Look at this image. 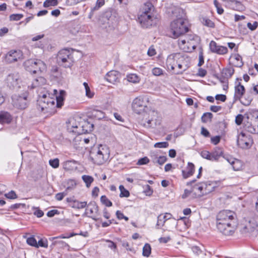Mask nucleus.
Listing matches in <instances>:
<instances>
[{"label":"nucleus","instance_id":"f257e3e1","mask_svg":"<svg viewBox=\"0 0 258 258\" xmlns=\"http://www.w3.org/2000/svg\"><path fill=\"white\" fill-rule=\"evenodd\" d=\"M55 98L51 97L50 93L46 92L39 95L37 100V109L44 114L52 115L56 112V108H61L64 104L66 92L61 90L59 94L56 89L53 90Z\"/></svg>","mask_w":258,"mask_h":258},{"label":"nucleus","instance_id":"f03ea898","mask_svg":"<svg viewBox=\"0 0 258 258\" xmlns=\"http://www.w3.org/2000/svg\"><path fill=\"white\" fill-rule=\"evenodd\" d=\"M235 214L230 210L220 211L216 217V227L222 234L232 235L235 230Z\"/></svg>","mask_w":258,"mask_h":258},{"label":"nucleus","instance_id":"7ed1b4c3","mask_svg":"<svg viewBox=\"0 0 258 258\" xmlns=\"http://www.w3.org/2000/svg\"><path fill=\"white\" fill-rule=\"evenodd\" d=\"M109 150L106 146L100 145L94 147L90 152V157L94 163L101 165L105 162L109 157Z\"/></svg>","mask_w":258,"mask_h":258},{"label":"nucleus","instance_id":"20e7f679","mask_svg":"<svg viewBox=\"0 0 258 258\" xmlns=\"http://www.w3.org/2000/svg\"><path fill=\"white\" fill-rule=\"evenodd\" d=\"M189 30L188 24L184 19L177 18L170 23V36L176 38L187 32Z\"/></svg>","mask_w":258,"mask_h":258},{"label":"nucleus","instance_id":"39448f33","mask_svg":"<svg viewBox=\"0 0 258 258\" xmlns=\"http://www.w3.org/2000/svg\"><path fill=\"white\" fill-rule=\"evenodd\" d=\"M258 231V218L256 217L248 218L240 229L241 233L245 236L256 235Z\"/></svg>","mask_w":258,"mask_h":258},{"label":"nucleus","instance_id":"423d86ee","mask_svg":"<svg viewBox=\"0 0 258 258\" xmlns=\"http://www.w3.org/2000/svg\"><path fill=\"white\" fill-rule=\"evenodd\" d=\"M56 61L59 66L65 68H70L74 64V59L72 52L66 48L58 52Z\"/></svg>","mask_w":258,"mask_h":258},{"label":"nucleus","instance_id":"0eeeda50","mask_svg":"<svg viewBox=\"0 0 258 258\" xmlns=\"http://www.w3.org/2000/svg\"><path fill=\"white\" fill-rule=\"evenodd\" d=\"M24 66L26 71L32 74H39L46 70L45 63L40 59H28L25 62Z\"/></svg>","mask_w":258,"mask_h":258},{"label":"nucleus","instance_id":"6e6552de","mask_svg":"<svg viewBox=\"0 0 258 258\" xmlns=\"http://www.w3.org/2000/svg\"><path fill=\"white\" fill-rule=\"evenodd\" d=\"M198 37L195 35H188L184 39H179L178 44L181 49L185 52H190L196 48V46L192 41L198 40Z\"/></svg>","mask_w":258,"mask_h":258},{"label":"nucleus","instance_id":"1a4fd4ad","mask_svg":"<svg viewBox=\"0 0 258 258\" xmlns=\"http://www.w3.org/2000/svg\"><path fill=\"white\" fill-rule=\"evenodd\" d=\"M148 101L149 98L146 96H140L136 97L132 103L133 111L137 114L141 113L145 110V108H147Z\"/></svg>","mask_w":258,"mask_h":258},{"label":"nucleus","instance_id":"9d476101","mask_svg":"<svg viewBox=\"0 0 258 258\" xmlns=\"http://www.w3.org/2000/svg\"><path fill=\"white\" fill-rule=\"evenodd\" d=\"M148 117H145V121L144 125L147 128H155L161 123V120L158 116V113L157 111L150 110L148 112Z\"/></svg>","mask_w":258,"mask_h":258},{"label":"nucleus","instance_id":"9b49d317","mask_svg":"<svg viewBox=\"0 0 258 258\" xmlns=\"http://www.w3.org/2000/svg\"><path fill=\"white\" fill-rule=\"evenodd\" d=\"M28 95L27 93H23L21 95L19 94H14L12 96V104L18 109H24L27 107Z\"/></svg>","mask_w":258,"mask_h":258},{"label":"nucleus","instance_id":"f8f14e48","mask_svg":"<svg viewBox=\"0 0 258 258\" xmlns=\"http://www.w3.org/2000/svg\"><path fill=\"white\" fill-rule=\"evenodd\" d=\"M177 57H175L177 67L180 70L176 74H181L189 68V58L186 55L178 53Z\"/></svg>","mask_w":258,"mask_h":258},{"label":"nucleus","instance_id":"ddd939ff","mask_svg":"<svg viewBox=\"0 0 258 258\" xmlns=\"http://www.w3.org/2000/svg\"><path fill=\"white\" fill-rule=\"evenodd\" d=\"M237 143L241 148L247 149L250 147L252 140L250 135L241 132L237 136Z\"/></svg>","mask_w":258,"mask_h":258},{"label":"nucleus","instance_id":"4468645a","mask_svg":"<svg viewBox=\"0 0 258 258\" xmlns=\"http://www.w3.org/2000/svg\"><path fill=\"white\" fill-rule=\"evenodd\" d=\"M156 21V18L154 15H138V22L143 28H149L154 25Z\"/></svg>","mask_w":258,"mask_h":258},{"label":"nucleus","instance_id":"2eb2a0df","mask_svg":"<svg viewBox=\"0 0 258 258\" xmlns=\"http://www.w3.org/2000/svg\"><path fill=\"white\" fill-rule=\"evenodd\" d=\"M67 127L69 132L78 135L83 134L88 132V130L84 128V125H81L80 123L78 124L74 119L69 120Z\"/></svg>","mask_w":258,"mask_h":258},{"label":"nucleus","instance_id":"dca6fc26","mask_svg":"<svg viewBox=\"0 0 258 258\" xmlns=\"http://www.w3.org/2000/svg\"><path fill=\"white\" fill-rule=\"evenodd\" d=\"M85 214L89 218L95 221H97V215L98 212V207L95 202H90L86 206Z\"/></svg>","mask_w":258,"mask_h":258},{"label":"nucleus","instance_id":"f3484780","mask_svg":"<svg viewBox=\"0 0 258 258\" xmlns=\"http://www.w3.org/2000/svg\"><path fill=\"white\" fill-rule=\"evenodd\" d=\"M19 81V76L18 73H13L9 75L6 80L7 86L10 88H20Z\"/></svg>","mask_w":258,"mask_h":258},{"label":"nucleus","instance_id":"a211bd4d","mask_svg":"<svg viewBox=\"0 0 258 258\" xmlns=\"http://www.w3.org/2000/svg\"><path fill=\"white\" fill-rule=\"evenodd\" d=\"M209 48L212 52L219 55H224L228 52V48L226 47L219 45L213 40L210 42Z\"/></svg>","mask_w":258,"mask_h":258},{"label":"nucleus","instance_id":"6ab92c4d","mask_svg":"<svg viewBox=\"0 0 258 258\" xmlns=\"http://www.w3.org/2000/svg\"><path fill=\"white\" fill-rule=\"evenodd\" d=\"M22 52L20 50H11L5 56L6 61L13 63L22 58Z\"/></svg>","mask_w":258,"mask_h":258},{"label":"nucleus","instance_id":"aec40b11","mask_svg":"<svg viewBox=\"0 0 258 258\" xmlns=\"http://www.w3.org/2000/svg\"><path fill=\"white\" fill-rule=\"evenodd\" d=\"M235 84L234 99L235 101L240 100L245 93V88L240 82H235Z\"/></svg>","mask_w":258,"mask_h":258},{"label":"nucleus","instance_id":"412c9836","mask_svg":"<svg viewBox=\"0 0 258 258\" xmlns=\"http://www.w3.org/2000/svg\"><path fill=\"white\" fill-rule=\"evenodd\" d=\"M154 7L153 4L150 2H146L144 4L141 8V11L139 15H154L153 12Z\"/></svg>","mask_w":258,"mask_h":258},{"label":"nucleus","instance_id":"4be33fe9","mask_svg":"<svg viewBox=\"0 0 258 258\" xmlns=\"http://www.w3.org/2000/svg\"><path fill=\"white\" fill-rule=\"evenodd\" d=\"M120 74L116 71H111L107 73L105 76V79L109 83L115 84L119 81Z\"/></svg>","mask_w":258,"mask_h":258},{"label":"nucleus","instance_id":"5701e85b","mask_svg":"<svg viewBox=\"0 0 258 258\" xmlns=\"http://www.w3.org/2000/svg\"><path fill=\"white\" fill-rule=\"evenodd\" d=\"M195 171V165L191 162H188L187 166L182 170L183 178L186 179L192 176Z\"/></svg>","mask_w":258,"mask_h":258},{"label":"nucleus","instance_id":"b1692460","mask_svg":"<svg viewBox=\"0 0 258 258\" xmlns=\"http://www.w3.org/2000/svg\"><path fill=\"white\" fill-rule=\"evenodd\" d=\"M67 201L70 203V206L74 209H83L86 207L87 205L86 202H79L77 200H74L71 198H68Z\"/></svg>","mask_w":258,"mask_h":258},{"label":"nucleus","instance_id":"393cba45","mask_svg":"<svg viewBox=\"0 0 258 258\" xmlns=\"http://www.w3.org/2000/svg\"><path fill=\"white\" fill-rule=\"evenodd\" d=\"M223 152L221 148H216L212 152H211V161H217L221 157H222Z\"/></svg>","mask_w":258,"mask_h":258},{"label":"nucleus","instance_id":"a878e982","mask_svg":"<svg viewBox=\"0 0 258 258\" xmlns=\"http://www.w3.org/2000/svg\"><path fill=\"white\" fill-rule=\"evenodd\" d=\"M46 83V80L44 78L40 77L33 80L30 85H28V88L30 89H34L39 86L44 85Z\"/></svg>","mask_w":258,"mask_h":258},{"label":"nucleus","instance_id":"bb28decb","mask_svg":"<svg viewBox=\"0 0 258 258\" xmlns=\"http://www.w3.org/2000/svg\"><path fill=\"white\" fill-rule=\"evenodd\" d=\"M178 53H174L172 54L169 55L166 60L167 65L171 68V70H174L175 68L177 66V62H176V60L175 59V57H177Z\"/></svg>","mask_w":258,"mask_h":258},{"label":"nucleus","instance_id":"cd10ccee","mask_svg":"<svg viewBox=\"0 0 258 258\" xmlns=\"http://www.w3.org/2000/svg\"><path fill=\"white\" fill-rule=\"evenodd\" d=\"M172 217L171 214L166 213L164 215H160L158 217L156 226H163L165 222L170 219Z\"/></svg>","mask_w":258,"mask_h":258},{"label":"nucleus","instance_id":"c85d7f7f","mask_svg":"<svg viewBox=\"0 0 258 258\" xmlns=\"http://www.w3.org/2000/svg\"><path fill=\"white\" fill-rule=\"evenodd\" d=\"M63 168L67 171H72L77 169V162L74 160H68L63 163Z\"/></svg>","mask_w":258,"mask_h":258},{"label":"nucleus","instance_id":"c756f323","mask_svg":"<svg viewBox=\"0 0 258 258\" xmlns=\"http://www.w3.org/2000/svg\"><path fill=\"white\" fill-rule=\"evenodd\" d=\"M229 8L238 11H242L245 9V7L243 4L237 0H234Z\"/></svg>","mask_w":258,"mask_h":258},{"label":"nucleus","instance_id":"7c9ffc66","mask_svg":"<svg viewBox=\"0 0 258 258\" xmlns=\"http://www.w3.org/2000/svg\"><path fill=\"white\" fill-rule=\"evenodd\" d=\"M251 122H247V123H245L244 128L249 133L256 134L255 126L254 123V119L253 118L251 119Z\"/></svg>","mask_w":258,"mask_h":258},{"label":"nucleus","instance_id":"2f4dec72","mask_svg":"<svg viewBox=\"0 0 258 258\" xmlns=\"http://www.w3.org/2000/svg\"><path fill=\"white\" fill-rule=\"evenodd\" d=\"M12 120V117L9 113L1 111V124H9Z\"/></svg>","mask_w":258,"mask_h":258},{"label":"nucleus","instance_id":"473e14b6","mask_svg":"<svg viewBox=\"0 0 258 258\" xmlns=\"http://www.w3.org/2000/svg\"><path fill=\"white\" fill-rule=\"evenodd\" d=\"M234 73V69L232 67L226 68L221 71V74L225 78H230Z\"/></svg>","mask_w":258,"mask_h":258},{"label":"nucleus","instance_id":"72a5a7b5","mask_svg":"<svg viewBox=\"0 0 258 258\" xmlns=\"http://www.w3.org/2000/svg\"><path fill=\"white\" fill-rule=\"evenodd\" d=\"M127 81L129 82L137 84L140 81V78L136 74H130L126 76Z\"/></svg>","mask_w":258,"mask_h":258},{"label":"nucleus","instance_id":"f704fd0d","mask_svg":"<svg viewBox=\"0 0 258 258\" xmlns=\"http://www.w3.org/2000/svg\"><path fill=\"white\" fill-rule=\"evenodd\" d=\"M203 186L204 187L203 195H207L213 191L215 189V186L212 183L203 182Z\"/></svg>","mask_w":258,"mask_h":258},{"label":"nucleus","instance_id":"c9c22d12","mask_svg":"<svg viewBox=\"0 0 258 258\" xmlns=\"http://www.w3.org/2000/svg\"><path fill=\"white\" fill-rule=\"evenodd\" d=\"M250 114L252 115V118L254 119L256 134H258V110H252L250 112Z\"/></svg>","mask_w":258,"mask_h":258},{"label":"nucleus","instance_id":"e433bc0d","mask_svg":"<svg viewBox=\"0 0 258 258\" xmlns=\"http://www.w3.org/2000/svg\"><path fill=\"white\" fill-rule=\"evenodd\" d=\"M151 253V247L149 243H146L143 248L142 254L144 256L149 257Z\"/></svg>","mask_w":258,"mask_h":258},{"label":"nucleus","instance_id":"4c0bfd02","mask_svg":"<svg viewBox=\"0 0 258 258\" xmlns=\"http://www.w3.org/2000/svg\"><path fill=\"white\" fill-rule=\"evenodd\" d=\"M82 179L83 181L85 183L87 187H89L91 183L94 181V178L91 176L83 175L82 176Z\"/></svg>","mask_w":258,"mask_h":258},{"label":"nucleus","instance_id":"58836bf2","mask_svg":"<svg viewBox=\"0 0 258 258\" xmlns=\"http://www.w3.org/2000/svg\"><path fill=\"white\" fill-rule=\"evenodd\" d=\"M92 115L97 119L104 117V113L101 110L94 109L92 112Z\"/></svg>","mask_w":258,"mask_h":258},{"label":"nucleus","instance_id":"ea45409f","mask_svg":"<svg viewBox=\"0 0 258 258\" xmlns=\"http://www.w3.org/2000/svg\"><path fill=\"white\" fill-rule=\"evenodd\" d=\"M76 185V182L74 179H69L67 183L66 191H69L73 189Z\"/></svg>","mask_w":258,"mask_h":258},{"label":"nucleus","instance_id":"a19ab883","mask_svg":"<svg viewBox=\"0 0 258 258\" xmlns=\"http://www.w3.org/2000/svg\"><path fill=\"white\" fill-rule=\"evenodd\" d=\"M201 22L204 25L208 27L214 28L215 27L214 23L207 18H203L201 19Z\"/></svg>","mask_w":258,"mask_h":258},{"label":"nucleus","instance_id":"79ce46f5","mask_svg":"<svg viewBox=\"0 0 258 258\" xmlns=\"http://www.w3.org/2000/svg\"><path fill=\"white\" fill-rule=\"evenodd\" d=\"M231 166L234 170L238 171L241 169L242 167V163L239 160L235 159V160L233 161Z\"/></svg>","mask_w":258,"mask_h":258},{"label":"nucleus","instance_id":"37998d69","mask_svg":"<svg viewBox=\"0 0 258 258\" xmlns=\"http://www.w3.org/2000/svg\"><path fill=\"white\" fill-rule=\"evenodd\" d=\"M119 189L120 191L119 197L121 198L125 197L127 198L130 196V192L126 189L122 185H120Z\"/></svg>","mask_w":258,"mask_h":258},{"label":"nucleus","instance_id":"c03bdc74","mask_svg":"<svg viewBox=\"0 0 258 258\" xmlns=\"http://www.w3.org/2000/svg\"><path fill=\"white\" fill-rule=\"evenodd\" d=\"M57 4V0H45L43 3V7L48 8L50 6H56Z\"/></svg>","mask_w":258,"mask_h":258},{"label":"nucleus","instance_id":"a18cd8bd","mask_svg":"<svg viewBox=\"0 0 258 258\" xmlns=\"http://www.w3.org/2000/svg\"><path fill=\"white\" fill-rule=\"evenodd\" d=\"M83 85L85 89L86 95L89 98H92L94 96V93L91 91L88 83L84 82Z\"/></svg>","mask_w":258,"mask_h":258},{"label":"nucleus","instance_id":"49530a36","mask_svg":"<svg viewBox=\"0 0 258 258\" xmlns=\"http://www.w3.org/2000/svg\"><path fill=\"white\" fill-rule=\"evenodd\" d=\"M213 117V114L211 112L204 113L202 116L201 119L202 122L206 123L211 120Z\"/></svg>","mask_w":258,"mask_h":258},{"label":"nucleus","instance_id":"de8ad7c7","mask_svg":"<svg viewBox=\"0 0 258 258\" xmlns=\"http://www.w3.org/2000/svg\"><path fill=\"white\" fill-rule=\"evenodd\" d=\"M100 201L102 204L106 207H111L112 205V202L105 196H102L100 198Z\"/></svg>","mask_w":258,"mask_h":258},{"label":"nucleus","instance_id":"09e8293b","mask_svg":"<svg viewBox=\"0 0 258 258\" xmlns=\"http://www.w3.org/2000/svg\"><path fill=\"white\" fill-rule=\"evenodd\" d=\"M105 4L104 0H97L95 6L91 9L92 12L98 10L101 7Z\"/></svg>","mask_w":258,"mask_h":258},{"label":"nucleus","instance_id":"8fccbe9b","mask_svg":"<svg viewBox=\"0 0 258 258\" xmlns=\"http://www.w3.org/2000/svg\"><path fill=\"white\" fill-rule=\"evenodd\" d=\"M37 248L39 247H45L46 248L48 247V242L46 239H41L38 240V242H37Z\"/></svg>","mask_w":258,"mask_h":258},{"label":"nucleus","instance_id":"3c124183","mask_svg":"<svg viewBox=\"0 0 258 258\" xmlns=\"http://www.w3.org/2000/svg\"><path fill=\"white\" fill-rule=\"evenodd\" d=\"M49 165L53 168H56L58 167L59 165V159L58 158H55L53 159H50L49 161Z\"/></svg>","mask_w":258,"mask_h":258},{"label":"nucleus","instance_id":"603ef678","mask_svg":"<svg viewBox=\"0 0 258 258\" xmlns=\"http://www.w3.org/2000/svg\"><path fill=\"white\" fill-rule=\"evenodd\" d=\"M169 144L167 142H158L156 143L154 147L156 148H166L168 147Z\"/></svg>","mask_w":258,"mask_h":258},{"label":"nucleus","instance_id":"864d4df0","mask_svg":"<svg viewBox=\"0 0 258 258\" xmlns=\"http://www.w3.org/2000/svg\"><path fill=\"white\" fill-rule=\"evenodd\" d=\"M76 235H77V234L74 233H71L69 235H66L61 234L57 237H53L49 238V240H53L54 239H57V238H69L73 237Z\"/></svg>","mask_w":258,"mask_h":258},{"label":"nucleus","instance_id":"5fc2aeb1","mask_svg":"<svg viewBox=\"0 0 258 258\" xmlns=\"http://www.w3.org/2000/svg\"><path fill=\"white\" fill-rule=\"evenodd\" d=\"M27 243L29 245L36 247L37 241L34 237H30L27 239Z\"/></svg>","mask_w":258,"mask_h":258},{"label":"nucleus","instance_id":"6e6d98bb","mask_svg":"<svg viewBox=\"0 0 258 258\" xmlns=\"http://www.w3.org/2000/svg\"><path fill=\"white\" fill-rule=\"evenodd\" d=\"M23 17V15L21 14H12L10 16V19L11 21H18Z\"/></svg>","mask_w":258,"mask_h":258},{"label":"nucleus","instance_id":"4d7b16f0","mask_svg":"<svg viewBox=\"0 0 258 258\" xmlns=\"http://www.w3.org/2000/svg\"><path fill=\"white\" fill-rule=\"evenodd\" d=\"M193 188L194 190H198L200 192L201 195H204L203 191H204V187L203 186V182L195 185Z\"/></svg>","mask_w":258,"mask_h":258},{"label":"nucleus","instance_id":"13d9d810","mask_svg":"<svg viewBox=\"0 0 258 258\" xmlns=\"http://www.w3.org/2000/svg\"><path fill=\"white\" fill-rule=\"evenodd\" d=\"M150 162V160L147 157H144L143 158H141L138 161L137 165H146L148 164Z\"/></svg>","mask_w":258,"mask_h":258},{"label":"nucleus","instance_id":"bf43d9fd","mask_svg":"<svg viewBox=\"0 0 258 258\" xmlns=\"http://www.w3.org/2000/svg\"><path fill=\"white\" fill-rule=\"evenodd\" d=\"M214 4L217 9L218 14L221 15L224 12L223 9L220 6L219 2L217 0H214Z\"/></svg>","mask_w":258,"mask_h":258},{"label":"nucleus","instance_id":"052dcab7","mask_svg":"<svg viewBox=\"0 0 258 258\" xmlns=\"http://www.w3.org/2000/svg\"><path fill=\"white\" fill-rule=\"evenodd\" d=\"M152 73L154 76H159L163 74V70L159 68H154L152 69Z\"/></svg>","mask_w":258,"mask_h":258},{"label":"nucleus","instance_id":"680f3d73","mask_svg":"<svg viewBox=\"0 0 258 258\" xmlns=\"http://www.w3.org/2000/svg\"><path fill=\"white\" fill-rule=\"evenodd\" d=\"M5 197L9 199H15L17 198V195L13 190H11L5 195Z\"/></svg>","mask_w":258,"mask_h":258},{"label":"nucleus","instance_id":"e2e57ef3","mask_svg":"<svg viewBox=\"0 0 258 258\" xmlns=\"http://www.w3.org/2000/svg\"><path fill=\"white\" fill-rule=\"evenodd\" d=\"M201 155L203 158L211 161V152L208 151H203L201 153Z\"/></svg>","mask_w":258,"mask_h":258},{"label":"nucleus","instance_id":"0e129e2a","mask_svg":"<svg viewBox=\"0 0 258 258\" xmlns=\"http://www.w3.org/2000/svg\"><path fill=\"white\" fill-rule=\"evenodd\" d=\"M252 99L250 97H245L244 99L241 101V103L245 106H248L252 101Z\"/></svg>","mask_w":258,"mask_h":258},{"label":"nucleus","instance_id":"69168bd1","mask_svg":"<svg viewBox=\"0 0 258 258\" xmlns=\"http://www.w3.org/2000/svg\"><path fill=\"white\" fill-rule=\"evenodd\" d=\"M243 120V116L241 114H238L235 117V123L237 125H240Z\"/></svg>","mask_w":258,"mask_h":258},{"label":"nucleus","instance_id":"338daca9","mask_svg":"<svg viewBox=\"0 0 258 258\" xmlns=\"http://www.w3.org/2000/svg\"><path fill=\"white\" fill-rule=\"evenodd\" d=\"M171 240V237L169 236L162 237L159 238V242L161 243H166Z\"/></svg>","mask_w":258,"mask_h":258},{"label":"nucleus","instance_id":"774afa93","mask_svg":"<svg viewBox=\"0 0 258 258\" xmlns=\"http://www.w3.org/2000/svg\"><path fill=\"white\" fill-rule=\"evenodd\" d=\"M167 161V157L164 156H160L157 159V163L159 165H163Z\"/></svg>","mask_w":258,"mask_h":258}]
</instances>
